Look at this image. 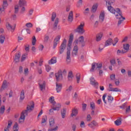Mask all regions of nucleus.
Masks as SVG:
<instances>
[{"instance_id": "obj_1", "label": "nucleus", "mask_w": 131, "mask_h": 131, "mask_svg": "<svg viewBox=\"0 0 131 131\" xmlns=\"http://www.w3.org/2000/svg\"><path fill=\"white\" fill-rule=\"evenodd\" d=\"M107 9L111 13L114 14L117 19H119L118 22V26L122 23V21H123V20H125V17H123L122 16V12L120 10V9L116 8L115 10L113 7H112V6H110L107 7Z\"/></svg>"}, {"instance_id": "obj_2", "label": "nucleus", "mask_w": 131, "mask_h": 131, "mask_svg": "<svg viewBox=\"0 0 131 131\" xmlns=\"http://www.w3.org/2000/svg\"><path fill=\"white\" fill-rule=\"evenodd\" d=\"M73 38H74V36L73 34H71L70 35V37L69 39V42L68 44V46L69 48H67V58L66 61L70 63V61H71V46H72V41H73Z\"/></svg>"}, {"instance_id": "obj_3", "label": "nucleus", "mask_w": 131, "mask_h": 131, "mask_svg": "<svg viewBox=\"0 0 131 131\" xmlns=\"http://www.w3.org/2000/svg\"><path fill=\"white\" fill-rule=\"evenodd\" d=\"M34 108V104L33 103V104L30 105H27V110H25V111H23L21 114L20 116V119L25 120V116H27L28 115V112H31Z\"/></svg>"}, {"instance_id": "obj_4", "label": "nucleus", "mask_w": 131, "mask_h": 131, "mask_svg": "<svg viewBox=\"0 0 131 131\" xmlns=\"http://www.w3.org/2000/svg\"><path fill=\"white\" fill-rule=\"evenodd\" d=\"M67 72L66 70H59L58 73H55V76L56 78V81H60L63 79V75H66Z\"/></svg>"}, {"instance_id": "obj_5", "label": "nucleus", "mask_w": 131, "mask_h": 131, "mask_svg": "<svg viewBox=\"0 0 131 131\" xmlns=\"http://www.w3.org/2000/svg\"><path fill=\"white\" fill-rule=\"evenodd\" d=\"M66 47H67V40L64 39L59 49V54L60 55L64 53V51L66 50Z\"/></svg>"}, {"instance_id": "obj_6", "label": "nucleus", "mask_w": 131, "mask_h": 131, "mask_svg": "<svg viewBox=\"0 0 131 131\" xmlns=\"http://www.w3.org/2000/svg\"><path fill=\"white\" fill-rule=\"evenodd\" d=\"M102 67H103V63H102V62L93 63L90 71L91 72L94 71L95 70V69H98V70H100V69H101V68H102Z\"/></svg>"}, {"instance_id": "obj_7", "label": "nucleus", "mask_w": 131, "mask_h": 131, "mask_svg": "<svg viewBox=\"0 0 131 131\" xmlns=\"http://www.w3.org/2000/svg\"><path fill=\"white\" fill-rule=\"evenodd\" d=\"M84 26V23H81L78 28L75 30V32H78V33H80V34H83L85 32V31L83 29Z\"/></svg>"}, {"instance_id": "obj_8", "label": "nucleus", "mask_w": 131, "mask_h": 131, "mask_svg": "<svg viewBox=\"0 0 131 131\" xmlns=\"http://www.w3.org/2000/svg\"><path fill=\"white\" fill-rule=\"evenodd\" d=\"M127 103L125 102L123 103L122 105L120 106V108L122 109L123 110H124L125 109V113L126 114H127L128 113H129L130 112V106H126Z\"/></svg>"}, {"instance_id": "obj_9", "label": "nucleus", "mask_w": 131, "mask_h": 131, "mask_svg": "<svg viewBox=\"0 0 131 131\" xmlns=\"http://www.w3.org/2000/svg\"><path fill=\"white\" fill-rule=\"evenodd\" d=\"M60 38H61V36L58 35L57 36L53 42V49H56V47L58 46V41L60 40Z\"/></svg>"}, {"instance_id": "obj_10", "label": "nucleus", "mask_w": 131, "mask_h": 131, "mask_svg": "<svg viewBox=\"0 0 131 131\" xmlns=\"http://www.w3.org/2000/svg\"><path fill=\"white\" fill-rule=\"evenodd\" d=\"M8 6H9V4H8V1H3V8H0V11H2V12H5V9H7V7H8Z\"/></svg>"}, {"instance_id": "obj_11", "label": "nucleus", "mask_w": 131, "mask_h": 131, "mask_svg": "<svg viewBox=\"0 0 131 131\" xmlns=\"http://www.w3.org/2000/svg\"><path fill=\"white\" fill-rule=\"evenodd\" d=\"M90 84H92V85H94V86H96V85H98L99 83L96 80H95V78L93 77H92L90 79Z\"/></svg>"}, {"instance_id": "obj_12", "label": "nucleus", "mask_w": 131, "mask_h": 131, "mask_svg": "<svg viewBox=\"0 0 131 131\" xmlns=\"http://www.w3.org/2000/svg\"><path fill=\"white\" fill-rule=\"evenodd\" d=\"M57 63V58L56 57H53L50 60L48 61V64L49 65H53Z\"/></svg>"}, {"instance_id": "obj_13", "label": "nucleus", "mask_w": 131, "mask_h": 131, "mask_svg": "<svg viewBox=\"0 0 131 131\" xmlns=\"http://www.w3.org/2000/svg\"><path fill=\"white\" fill-rule=\"evenodd\" d=\"M39 86L40 91L46 90V81H43L42 83H39Z\"/></svg>"}, {"instance_id": "obj_14", "label": "nucleus", "mask_w": 131, "mask_h": 131, "mask_svg": "<svg viewBox=\"0 0 131 131\" xmlns=\"http://www.w3.org/2000/svg\"><path fill=\"white\" fill-rule=\"evenodd\" d=\"M113 40L112 38H108L105 42L104 47H108L109 46H111V43H113Z\"/></svg>"}, {"instance_id": "obj_15", "label": "nucleus", "mask_w": 131, "mask_h": 131, "mask_svg": "<svg viewBox=\"0 0 131 131\" xmlns=\"http://www.w3.org/2000/svg\"><path fill=\"white\" fill-rule=\"evenodd\" d=\"M77 53H78V47L77 46H75L73 50L72 55V56H76L77 55Z\"/></svg>"}, {"instance_id": "obj_16", "label": "nucleus", "mask_w": 131, "mask_h": 131, "mask_svg": "<svg viewBox=\"0 0 131 131\" xmlns=\"http://www.w3.org/2000/svg\"><path fill=\"white\" fill-rule=\"evenodd\" d=\"M59 24V18H56L54 24L53 25V30H57V28H58V25Z\"/></svg>"}, {"instance_id": "obj_17", "label": "nucleus", "mask_w": 131, "mask_h": 131, "mask_svg": "<svg viewBox=\"0 0 131 131\" xmlns=\"http://www.w3.org/2000/svg\"><path fill=\"white\" fill-rule=\"evenodd\" d=\"M56 90L57 93H60L62 90V84H58V83H56Z\"/></svg>"}, {"instance_id": "obj_18", "label": "nucleus", "mask_w": 131, "mask_h": 131, "mask_svg": "<svg viewBox=\"0 0 131 131\" xmlns=\"http://www.w3.org/2000/svg\"><path fill=\"white\" fill-rule=\"evenodd\" d=\"M68 21L72 22L73 21V11H71L68 16Z\"/></svg>"}, {"instance_id": "obj_19", "label": "nucleus", "mask_w": 131, "mask_h": 131, "mask_svg": "<svg viewBox=\"0 0 131 131\" xmlns=\"http://www.w3.org/2000/svg\"><path fill=\"white\" fill-rule=\"evenodd\" d=\"M24 99H25V93L24 92V90H22L20 95V98H19L20 102H22V101H23Z\"/></svg>"}, {"instance_id": "obj_20", "label": "nucleus", "mask_w": 131, "mask_h": 131, "mask_svg": "<svg viewBox=\"0 0 131 131\" xmlns=\"http://www.w3.org/2000/svg\"><path fill=\"white\" fill-rule=\"evenodd\" d=\"M26 5V1L25 0H19L18 7H25Z\"/></svg>"}, {"instance_id": "obj_21", "label": "nucleus", "mask_w": 131, "mask_h": 131, "mask_svg": "<svg viewBox=\"0 0 131 131\" xmlns=\"http://www.w3.org/2000/svg\"><path fill=\"white\" fill-rule=\"evenodd\" d=\"M49 125L51 127H54V125H55V119L51 118L49 119Z\"/></svg>"}, {"instance_id": "obj_22", "label": "nucleus", "mask_w": 131, "mask_h": 131, "mask_svg": "<svg viewBox=\"0 0 131 131\" xmlns=\"http://www.w3.org/2000/svg\"><path fill=\"white\" fill-rule=\"evenodd\" d=\"M103 37V33L101 32L96 35V41H100Z\"/></svg>"}, {"instance_id": "obj_23", "label": "nucleus", "mask_w": 131, "mask_h": 131, "mask_svg": "<svg viewBox=\"0 0 131 131\" xmlns=\"http://www.w3.org/2000/svg\"><path fill=\"white\" fill-rule=\"evenodd\" d=\"M20 58H21V54H16L14 58V62H15V63H18V62L19 61Z\"/></svg>"}, {"instance_id": "obj_24", "label": "nucleus", "mask_w": 131, "mask_h": 131, "mask_svg": "<svg viewBox=\"0 0 131 131\" xmlns=\"http://www.w3.org/2000/svg\"><path fill=\"white\" fill-rule=\"evenodd\" d=\"M78 114V111H77V109L74 108L72 111V114L71 116L72 117H73V116H76Z\"/></svg>"}, {"instance_id": "obj_25", "label": "nucleus", "mask_w": 131, "mask_h": 131, "mask_svg": "<svg viewBox=\"0 0 131 131\" xmlns=\"http://www.w3.org/2000/svg\"><path fill=\"white\" fill-rule=\"evenodd\" d=\"M104 19H105V13H104V11H102L100 14L99 19L101 22H103L104 21Z\"/></svg>"}, {"instance_id": "obj_26", "label": "nucleus", "mask_w": 131, "mask_h": 131, "mask_svg": "<svg viewBox=\"0 0 131 131\" xmlns=\"http://www.w3.org/2000/svg\"><path fill=\"white\" fill-rule=\"evenodd\" d=\"M122 120L121 119V118H120L119 119H117L115 121V124L117 126H119V125H121L122 123Z\"/></svg>"}, {"instance_id": "obj_27", "label": "nucleus", "mask_w": 131, "mask_h": 131, "mask_svg": "<svg viewBox=\"0 0 131 131\" xmlns=\"http://www.w3.org/2000/svg\"><path fill=\"white\" fill-rule=\"evenodd\" d=\"M6 27L8 30H12V32H13L14 30H15V28H16V25H15L14 27H12V26H11L10 24H8V25H7L6 26Z\"/></svg>"}, {"instance_id": "obj_28", "label": "nucleus", "mask_w": 131, "mask_h": 131, "mask_svg": "<svg viewBox=\"0 0 131 131\" xmlns=\"http://www.w3.org/2000/svg\"><path fill=\"white\" fill-rule=\"evenodd\" d=\"M7 80H4L2 84V86L1 87V91H4V90H5V89H7Z\"/></svg>"}, {"instance_id": "obj_29", "label": "nucleus", "mask_w": 131, "mask_h": 131, "mask_svg": "<svg viewBox=\"0 0 131 131\" xmlns=\"http://www.w3.org/2000/svg\"><path fill=\"white\" fill-rule=\"evenodd\" d=\"M61 114L62 118H65L66 116V109L63 108L62 110L61 111Z\"/></svg>"}, {"instance_id": "obj_30", "label": "nucleus", "mask_w": 131, "mask_h": 131, "mask_svg": "<svg viewBox=\"0 0 131 131\" xmlns=\"http://www.w3.org/2000/svg\"><path fill=\"white\" fill-rule=\"evenodd\" d=\"M12 123L13 122L11 121H9L7 127L5 128L4 131H9V128L11 127V126L12 125Z\"/></svg>"}, {"instance_id": "obj_31", "label": "nucleus", "mask_w": 131, "mask_h": 131, "mask_svg": "<svg viewBox=\"0 0 131 131\" xmlns=\"http://www.w3.org/2000/svg\"><path fill=\"white\" fill-rule=\"evenodd\" d=\"M49 39H50V36L48 35H45L44 36V43H48Z\"/></svg>"}, {"instance_id": "obj_32", "label": "nucleus", "mask_w": 131, "mask_h": 131, "mask_svg": "<svg viewBox=\"0 0 131 131\" xmlns=\"http://www.w3.org/2000/svg\"><path fill=\"white\" fill-rule=\"evenodd\" d=\"M60 108H61V104H60V103H58L55 105V107H53V110H54V111H59V110H60Z\"/></svg>"}, {"instance_id": "obj_33", "label": "nucleus", "mask_w": 131, "mask_h": 131, "mask_svg": "<svg viewBox=\"0 0 131 131\" xmlns=\"http://www.w3.org/2000/svg\"><path fill=\"white\" fill-rule=\"evenodd\" d=\"M5 39H6V37H5V35H1L0 36V42L3 45L4 42H5Z\"/></svg>"}, {"instance_id": "obj_34", "label": "nucleus", "mask_w": 131, "mask_h": 131, "mask_svg": "<svg viewBox=\"0 0 131 131\" xmlns=\"http://www.w3.org/2000/svg\"><path fill=\"white\" fill-rule=\"evenodd\" d=\"M68 80L70 81L73 78V74L72 72H69L68 76Z\"/></svg>"}, {"instance_id": "obj_35", "label": "nucleus", "mask_w": 131, "mask_h": 131, "mask_svg": "<svg viewBox=\"0 0 131 131\" xmlns=\"http://www.w3.org/2000/svg\"><path fill=\"white\" fill-rule=\"evenodd\" d=\"M123 49L126 51V53L129 51V44H124L123 45Z\"/></svg>"}, {"instance_id": "obj_36", "label": "nucleus", "mask_w": 131, "mask_h": 131, "mask_svg": "<svg viewBox=\"0 0 131 131\" xmlns=\"http://www.w3.org/2000/svg\"><path fill=\"white\" fill-rule=\"evenodd\" d=\"M97 9H98V5L97 4L94 5L92 6V13H95L96 11H97Z\"/></svg>"}, {"instance_id": "obj_37", "label": "nucleus", "mask_w": 131, "mask_h": 131, "mask_svg": "<svg viewBox=\"0 0 131 131\" xmlns=\"http://www.w3.org/2000/svg\"><path fill=\"white\" fill-rule=\"evenodd\" d=\"M47 120H48V117L46 115L43 116L41 122V124H43V123H46V122H47Z\"/></svg>"}, {"instance_id": "obj_38", "label": "nucleus", "mask_w": 131, "mask_h": 131, "mask_svg": "<svg viewBox=\"0 0 131 131\" xmlns=\"http://www.w3.org/2000/svg\"><path fill=\"white\" fill-rule=\"evenodd\" d=\"M18 8L19 9L20 8V14H24V13H25V11H26V10L25 9V7L19 6L18 7Z\"/></svg>"}, {"instance_id": "obj_39", "label": "nucleus", "mask_w": 131, "mask_h": 131, "mask_svg": "<svg viewBox=\"0 0 131 131\" xmlns=\"http://www.w3.org/2000/svg\"><path fill=\"white\" fill-rule=\"evenodd\" d=\"M125 53H126V52L123 51V50H118L117 51V55L118 56H120V55H121V54H125Z\"/></svg>"}, {"instance_id": "obj_40", "label": "nucleus", "mask_w": 131, "mask_h": 131, "mask_svg": "<svg viewBox=\"0 0 131 131\" xmlns=\"http://www.w3.org/2000/svg\"><path fill=\"white\" fill-rule=\"evenodd\" d=\"M14 131H18L19 130V125H18V123L16 122L13 126Z\"/></svg>"}, {"instance_id": "obj_41", "label": "nucleus", "mask_w": 131, "mask_h": 131, "mask_svg": "<svg viewBox=\"0 0 131 131\" xmlns=\"http://www.w3.org/2000/svg\"><path fill=\"white\" fill-rule=\"evenodd\" d=\"M57 16V14L55 12H53L52 14V16H51V20L52 22H54L55 21V19H56V17Z\"/></svg>"}, {"instance_id": "obj_42", "label": "nucleus", "mask_w": 131, "mask_h": 131, "mask_svg": "<svg viewBox=\"0 0 131 131\" xmlns=\"http://www.w3.org/2000/svg\"><path fill=\"white\" fill-rule=\"evenodd\" d=\"M80 74L78 73L76 74V80H77V82L78 83H79V81H80Z\"/></svg>"}, {"instance_id": "obj_43", "label": "nucleus", "mask_w": 131, "mask_h": 131, "mask_svg": "<svg viewBox=\"0 0 131 131\" xmlns=\"http://www.w3.org/2000/svg\"><path fill=\"white\" fill-rule=\"evenodd\" d=\"M5 110H6V108L5 107V105H3L0 108V113L1 114H4L5 113Z\"/></svg>"}, {"instance_id": "obj_44", "label": "nucleus", "mask_w": 131, "mask_h": 131, "mask_svg": "<svg viewBox=\"0 0 131 131\" xmlns=\"http://www.w3.org/2000/svg\"><path fill=\"white\" fill-rule=\"evenodd\" d=\"M114 2H115V0H106V5L108 4V5H109V6H111V5H112V4H114Z\"/></svg>"}, {"instance_id": "obj_45", "label": "nucleus", "mask_w": 131, "mask_h": 131, "mask_svg": "<svg viewBox=\"0 0 131 131\" xmlns=\"http://www.w3.org/2000/svg\"><path fill=\"white\" fill-rule=\"evenodd\" d=\"M77 8H80L82 6V0H79L77 3Z\"/></svg>"}, {"instance_id": "obj_46", "label": "nucleus", "mask_w": 131, "mask_h": 131, "mask_svg": "<svg viewBox=\"0 0 131 131\" xmlns=\"http://www.w3.org/2000/svg\"><path fill=\"white\" fill-rule=\"evenodd\" d=\"M107 100L108 103H112V101L114 100V98L112 96H108Z\"/></svg>"}, {"instance_id": "obj_47", "label": "nucleus", "mask_w": 131, "mask_h": 131, "mask_svg": "<svg viewBox=\"0 0 131 131\" xmlns=\"http://www.w3.org/2000/svg\"><path fill=\"white\" fill-rule=\"evenodd\" d=\"M79 42H81V43H83L84 42V37L81 36L79 37Z\"/></svg>"}, {"instance_id": "obj_48", "label": "nucleus", "mask_w": 131, "mask_h": 131, "mask_svg": "<svg viewBox=\"0 0 131 131\" xmlns=\"http://www.w3.org/2000/svg\"><path fill=\"white\" fill-rule=\"evenodd\" d=\"M36 43V38H35V36H34L33 37L32 40V46H35Z\"/></svg>"}, {"instance_id": "obj_49", "label": "nucleus", "mask_w": 131, "mask_h": 131, "mask_svg": "<svg viewBox=\"0 0 131 131\" xmlns=\"http://www.w3.org/2000/svg\"><path fill=\"white\" fill-rule=\"evenodd\" d=\"M89 13H90V9L89 8H86V9H85V10L83 12V14L84 15H85V16H86Z\"/></svg>"}, {"instance_id": "obj_50", "label": "nucleus", "mask_w": 131, "mask_h": 131, "mask_svg": "<svg viewBox=\"0 0 131 131\" xmlns=\"http://www.w3.org/2000/svg\"><path fill=\"white\" fill-rule=\"evenodd\" d=\"M19 12V6H15L14 8V13L15 14H18V13Z\"/></svg>"}, {"instance_id": "obj_51", "label": "nucleus", "mask_w": 131, "mask_h": 131, "mask_svg": "<svg viewBox=\"0 0 131 131\" xmlns=\"http://www.w3.org/2000/svg\"><path fill=\"white\" fill-rule=\"evenodd\" d=\"M26 26L28 28H31L32 27H33V25H32L31 23H28L26 24Z\"/></svg>"}, {"instance_id": "obj_52", "label": "nucleus", "mask_w": 131, "mask_h": 131, "mask_svg": "<svg viewBox=\"0 0 131 131\" xmlns=\"http://www.w3.org/2000/svg\"><path fill=\"white\" fill-rule=\"evenodd\" d=\"M90 107L92 110H94L95 109V103L94 102H91L90 103Z\"/></svg>"}, {"instance_id": "obj_53", "label": "nucleus", "mask_w": 131, "mask_h": 131, "mask_svg": "<svg viewBox=\"0 0 131 131\" xmlns=\"http://www.w3.org/2000/svg\"><path fill=\"white\" fill-rule=\"evenodd\" d=\"M80 126L82 128H84V127H85V124L84 123V122L81 121Z\"/></svg>"}, {"instance_id": "obj_54", "label": "nucleus", "mask_w": 131, "mask_h": 131, "mask_svg": "<svg viewBox=\"0 0 131 131\" xmlns=\"http://www.w3.org/2000/svg\"><path fill=\"white\" fill-rule=\"evenodd\" d=\"M114 41L115 42V43H112L113 46H116V43L118 42V38H115L114 40Z\"/></svg>"}, {"instance_id": "obj_55", "label": "nucleus", "mask_w": 131, "mask_h": 131, "mask_svg": "<svg viewBox=\"0 0 131 131\" xmlns=\"http://www.w3.org/2000/svg\"><path fill=\"white\" fill-rule=\"evenodd\" d=\"M46 70L47 72H49L50 70H51V68L49 65H46Z\"/></svg>"}, {"instance_id": "obj_56", "label": "nucleus", "mask_w": 131, "mask_h": 131, "mask_svg": "<svg viewBox=\"0 0 131 131\" xmlns=\"http://www.w3.org/2000/svg\"><path fill=\"white\" fill-rule=\"evenodd\" d=\"M113 92H119L120 93L121 92V90L118 89V88H113Z\"/></svg>"}, {"instance_id": "obj_57", "label": "nucleus", "mask_w": 131, "mask_h": 131, "mask_svg": "<svg viewBox=\"0 0 131 131\" xmlns=\"http://www.w3.org/2000/svg\"><path fill=\"white\" fill-rule=\"evenodd\" d=\"M32 14H33V9H30L29 11L28 15V16H32Z\"/></svg>"}, {"instance_id": "obj_58", "label": "nucleus", "mask_w": 131, "mask_h": 131, "mask_svg": "<svg viewBox=\"0 0 131 131\" xmlns=\"http://www.w3.org/2000/svg\"><path fill=\"white\" fill-rule=\"evenodd\" d=\"M86 118H87V121H91L92 120V117L90 114L87 115Z\"/></svg>"}, {"instance_id": "obj_59", "label": "nucleus", "mask_w": 131, "mask_h": 131, "mask_svg": "<svg viewBox=\"0 0 131 131\" xmlns=\"http://www.w3.org/2000/svg\"><path fill=\"white\" fill-rule=\"evenodd\" d=\"M27 55L24 54L21 56V62H23V61L25 60V59H26Z\"/></svg>"}, {"instance_id": "obj_60", "label": "nucleus", "mask_w": 131, "mask_h": 131, "mask_svg": "<svg viewBox=\"0 0 131 131\" xmlns=\"http://www.w3.org/2000/svg\"><path fill=\"white\" fill-rule=\"evenodd\" d=\"M54 97L53 96L51 97L49 99V102H50V103L53 104L54 103Z\"/></svg>"}, {"instance_id": "obj_61", "label": "nucleus", "mask_w": 131, "mask_h": 131, "mask_svg": "<svg viewBox=\"0 0 131 131\" xmlns=\"http://www.w3.org/2000/svg\"><path fill=\"white\" fill-rule=\"evenodd\" d=\"M91 123L94 126H98V123L96 122V121L93 120L92 122H91Z\"/></svg>"}, {"instance_id": "obj_62", "label": "nucleus", "mask_w": 131, "mask_h": 131, "mask_svg": "<svg viewBox=\"0 0 131 131\" xmlns=\"http://www.w3.org/2000/svg\"><path fill=\"white\" fill-rule=\"evenodd\" d=\"M82 108L83 111H85V110L86 109V104L83 103L82 104Z\"/></svg>"}, {"instance_id": "obj_63", "label": "nucleus", "mask_w": 131, "mask_h": 131, "mask_svg": "<svg viewBox=\"0 0 131 131\" xmlns=\"http://www.w3.org/2000/svg\"><path fill=\"white\" fill-rule=\"evenodd\" d=\"M56 130H58V126H56L55 128L48 129V131H56Z\"/></svg>"}, {"instance_id": "obj_64", "label": "nucleus", "mask_w": 131, "mask_h": 131, "mask_svg": "<svg viewBox=\"0 0 131 131\" xmlns=\"http://www.w3.org/2000/svg\"><path fill=\"white\" fill-rule=\"evenodd\" d=\"M37 71L39 74H41L42 73V70L41 69V68H38Z\"/></svg>"}]
</instances>
